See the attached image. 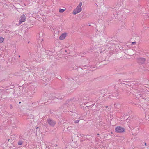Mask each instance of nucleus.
<instances>
[{
    "mask_svg": "<svg viewBox=\"0 0 149 149\" xmlns=\"http://www.w3.org/2000/svg\"><path fill=\"white\" fill-rule=\"evenodd\" d=\"M65 10V8L64 9H59V11L60 13H63Z\"/></svg>",
    "mask_w": 149,
    "mask_h": 149,
    "instance_id": "6",
    "label": "nucleus"
},
{
    "mask_svg": "<svg viewBox=\"0 0 149 149\" xmlns=\"http://www.w3.org/2000/svg\"><path fill=\"white\" fill-rule=\"evenodd\" d=\"M19 104H20V103H21V102H19Z\"/></svg>",
    "mask_w": 149,
    "mask_h": 149,
    "instance_id": "11",
    "label": "nucleus"
},
{
    "mask_svg": "<svg viewBox=\"0 0 149 149\" xmlns=\"http://www.w3.org/2000/svg\"><path fill=\"white\" fill-rule=\"evenodd\" d=\"M82 4V3L81 2L79 3L76 8L72 12L73 14L76 15L80 13L82 10V9L81 6Z\"/></svg>",
    "mask_w": 149,
    "mask_h": 149,
    "instance_id": "1",
    "label": "nucleus"
},
{
    "mask_svg": "<svg viewBox=\"0 0 149 149\" xmlns=\"http://www.w3.org/2000/svg\"><path fill=\"white\" fill-rule=\"evenodd\" d=\"M26 17L24 15H22L21 16V18L19 20V24H21L22 22L25 21Z\"/></svg>",
    "mask_w": 149,
    "mask_h": 149,
    "instance_id": "3",
    "label": "nucleus"
},
{
    "mask_svg": "<svg viewBox=\"0 0 149 149\" xmlns=\"http://www.w3.org/2000/svg\"><path fill=\"white\" fill-rule=\"evenodd\" d=\"M22 143V141H20L18 142V144L19 145H21Z\"/></svg>",
    "mask_w": 149,
    "mask_h": 149,
    "instance_id": "8",
    "label": "nucleus"
},
{
    "mask_svg": "<svg viewBox=\"0 0 149 149\" xmlns=\"http://www.w3.org/2000/svg\"><path fill=\"white\" fill-rule=\"evenodd\" d=\"M47 121L49 125L52 126H54L56 123L55 121L50 119H48Z\"/></svg>",
    "mask_w": 149,
    "mask_h": 149,
    "instance_id": "4",
    "label": "nucleus"
},
{
    "mask_svg": "<svg viewBox=\"0 0 149 149\" xmlns=\"http://www.w3.org/2000/svg\"><path fill=\"white\" fill-rule=\"evenodd\" d=\"M4 38H3L0 37V43H2L4 41Z\"/></svg>",
    "mask_w": 149,
    "mask_h": 149,
    "instance_id": "7",
    "label": "nucleus"
},
{
    "mask_svg": "<svg viewBox=\"0 0 149 149\" xmlns=\"http://www.w3.org/2000/svg\"><path fill=\"white\" fill-rule=\"evenodd\" d=\"M135 43V42H132V45L134 44Z\"/></svg>",
    "mask_w": 149,
    "mask_h": 149,
    "instance_id": "10",
    "label": "nucleus"
},
{
    "mask_svg": "<svg viewBox=\"0 0 149 149\" xmlns=\"http://www.w3.org/2000/svg\"><path fill=\"white\" fill-rule=\"evenodd\" d=\"M115 130V132L117 133H121L125 131L124 128L120 126L116 127Z\"/></svg>",
    "mask_w": 149,
    "mask_h": 149,
    "instance_id": "2",
    "label": "nucleus"
},
{
    "mask_svg": "<svg viewBox=\"0 0 149 149\" xmlns=\"http://www.w3.org/2000/svg\"><path fill=\"white\" fill-rule=\"evenodd\" d=\"M67 33H62L60 36L59 39L61 40H63L66 36Z\"/></svg>",
    "mask_w": 149,
    "mask_h": 149,
    "instance_id": "5",
    "label": "nucleus"
},
{
    "mask_svg": "<svg viewBox=\"0 0 149 149\" xmlns=\"http://www.w3.org/2000/svg\"><path fill=\"white\" fill-rule=\"evenodd\" d=\"M141 59L143 61H144L145 60V59L143 58H141Z\"/></svg>",
    "mask_w": 149,
    "mask_h": 149,
    "instance_id": "9",
    "label": "nucleus"
}]
</instances>
